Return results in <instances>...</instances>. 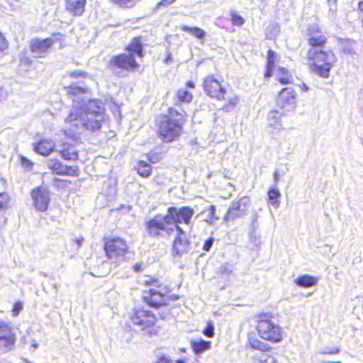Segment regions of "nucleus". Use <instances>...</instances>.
Returning <instances> with one entry per match:
<instances>
[{"mask_svg": "<svg viewBox=\"0 0 363 363\" xmlns=\"http://www.w3.org/2000/svg\"><path fill=\"white\" fill-rule=\"evenodd\" d=\"M278 70L279 72L278 81L282 84H290L292 81V76L289 71L284 67H279Z\"/></svg>", "mask_w": 363, "mask_h": 363, "instance_id": "2f4dec72", "label": "nucleus"}, {"mask_svg": "<svg viewBox=\"0 0 363 363\" xmlns=\"http://www.w3.org/2000/svg\"><path fill=\"white\" fill-rule=\"evenodd\" d=\"M250 203L251 201L248 196H242L238 200L233 201L224 217V221L228 222V220H234L243 217L247 214Z\"/></svg>", "mask_w": 363, "mask_h": 363, "instance_id": "9d476101", "label": "nucleus"}, {"mask_svg": "<svg viewBox=\"0 0 363 363\" xmlns=\"http://www.w3.org/2000/svg\"><path fill=\"white\" fill-rule=\"evenodd\" d=\"M277 55L272 50H269L267 52V71L264 74V77L268 78L272 74V71L274 68L275 62H277Z\"/></svg>", "mask_w": 363, "mask_h": 363, "instance_id": "393cba45", "label": "nucleus"}, {"mask_svg": "<svg viewBox=\"0 0 363 363\" xmlns=\"http://www.w3.org/2000/svg\"><path fill=\"white\" fill-rule=\"evenodd\" d=\"M358 8L361 11L363 12V0L359 1Z\"/></svg>", "mask_w": 363, "mask_h": 363, "instance_id": "5fc2aeb1", "label": "nucleus"}, {"mask_svg": "<svg viewBox=\"0 0 363 363\" xmlns=\"http://www.w3.org/2000/svg\"><path fill=\"white\" fill-rule=\"evenodd\" d=\"M23 306L22 303L20 302H17L14 304L12 312L13 316H17L19 313V312L22 310Z\"/></svg>", "mask_w": 363, "mask_h": 363, "instance_id": "37998d69", "label": "nucleus"}, {"mask_svg": "<svg viewBox=\"0 0 363 363\" xmlns=\"http://www.w3.org/2000/svg\"><path fill=\"white\" fill-rule=\"evenodd\" d=\"M150 160L151 162H153V163L155 162V161L152 160V159H150Z\"/></svg>", "mask_w": 363, "mask_h": 363, "instance_id": "680f3d73", "label": "nucleus"}, {"mask_svg": "<svg viewBox=\"0 0 363 363\" xmlns=\"http://www.w3.org/2000/svg\"><path fill=\"white\" fill-rule=\"evenodd\" d=\"M77 171L78 169L76 167H68L66 165V169L63 174L74 176Z\"/></svg>", "mask_w": 363, "mask_h": 363, "instance_id": "79ce46f5", "label": "nucleus"}, {"mask_svg": "<svg viewBox=\"0 0 363 363\" xmlns=\"http://www.w3.org/2000/svg\"><path fill=\"white\" fill-rule=\"evenodd\" d=\"M162 117H169L173 119H179V122L182 124V114L179 113L176 109L174 108H170L169 109V114L168 115H164Z\"/></svg>", "mask_w": 363, "mask_h": 363, "instance_id": "e433bc0d", "label": "nucleus"}, {"mask_svg": "<svg viewBox=\"0 0 363 363\" xmlns=\"http://www.w3.org/2000/svg\"><path fill=\"white\" fill-rule=\"evenodd\" d=\"M274 180L275 183H277L279 181V173L278 172H275L274 174Z\"/></svg>", "mask_w": 363, "mask_h": 363, "instance_id": "864d4df0", "label": "nucleus"}, {"mask_svg": "<svg viewBox=\"0 0 363 363\" xmlns=\"http://www.w3.org/2000/svg\"><path fill=\"white\" fill-rule=\"evenodd\" d=\"M328 1L330 5V11H332L333 13H334L335 11V5L337 0H328Z\"/></svg>", "mask_w": 363, "mask_h": 363, "instance_id": "de8ad7c7", "label": "nucleus"}, {"mask_svg": "<svg viewBox=\"0 0 363 363\" xmlns=\"http://www.w3.org/2000/svg\"><path fill=\"white\" fill-rule=\"evenodd\" d=\"M127 50L128 55L121 54L111 58L109 62V67L113 71L116 69L130 70L138 67L134 55H137L138 57H143V48L140 40L134 38L127 48Z\"/></svg>", "mask_w": 363, "mask_h": 363, "instance_id": "7ed1b4c3", "label": "nucleus"}, {"mask_svg": "<svg viewBox=\"0 0 363 363\" xmlns=\"http://www.w3.org/2000/svg\"><path fill=\"white\" fill-rule=\"evenodd\" d=\"M181 29L183 31L187 32L191 34L195 38L203 40L206 36V32L203 29L199 27H189L186 26H183L181 27Z\"/></svg>", "mask_w": 363, "mask_h": 363, "instance_id": "bb28decb", "label": "nucleus"}, {"mask_svg": "<svg viewBox=\"0 0 363 363\" xmlns=\"http://www.w3.org/2000/svg\"><path fill=\"white\" fill-rule=\"evenodd\" d=\"M211 342L210 341H206L202 339L196 341H191V346L193 351L196 354H201L204 351L208 350L211 347Z\"/></svg>", "mask_w": 363, "mask_h": 363, "instance_id": "b1692460", "label": "nucleus"}, {"mask_svg": "<svg viewBox=\"0 0 363 363\" xmlns=\"http://www.w3.org/2000/svg\"><path fill=\"white\" fill-rule=\"evenodd\" d=\"M362 28H363V19H362Z\"/></svg>", "mask_w": 363, "mask_h": 363, "instance_id": "69168bd1", "label": "nucleus"}, {"mask_svg": "<svg viewBox=\"0 0 363 363\" xmlns=\"http://www.w3.org/2000/svg\"><path fill=\"white\" fill-rule=\"evenodd\" d=\"M59 152L65 160H77L78 159V153L76 148L69 143H63Z\"/></svg>", "mask_w": 363, "mask_h": 363, "instance_id": "412c9836", "label": "nucleus"}, {"mask_svg": "<svg viewBox=\"0 0 363 363\" xmlns=\"http://www.w3.org/2000/svg\"><path fill=\"white\" fill-rule=\"evenodd\" d=\"M175 0H162L160 4L161 5H169L172 4Z\"/></svg>", "mask_w": 363, "mask_h": 363, "instance_id": "3c124183", "label": "nucleus"}, {"mask_svg": "<svg viewBox=\"0 0 363 363\" xmlns=\"http://www.w3.org/2000/svg\"><path fill=\"white\" fill-rule=\"evenodd\" d=\"M281 113L277 111H272L268 113L269 124L276 129H279L281 126L280 123Z\"/></svg>", "mask_w": 363, "mask_h": 363, "instance_id": "cd10ccee", "label": "nucleus"}, {"mask_svg": "<svg viewBox=\"0 0 363 363\" xmlns=\"http://www.w3.org/2000/svg\"><path fill=\"white\" fill-rule=\"evenodd\" d=\"M31 198L33 205L38 211H45L50 201V193L43 186L34 189L31 191Z\"/></svg>", "mask_w": 363, "mask_h": 363, "instance_id": "f8f14e48", "label": "nucleus"}, {"mask_svg": "<svg viewBox=\"0 0 363 363\" xmlns=\"http://www.w3.org/2000/svg\"><path fill=\"white\" fill-rule=\"evenodd\" d=\"M130 320L133 324L138 325L140 330H145L155 325L156 317L150 311L136 308L132 312Z\"/></svg>", "mask_w": 363, "mask_h": 363, "instance_id": "9b49d317", "label": "nucleus"}, {"mask_svg": "<svg viewBox=\"0 0 363 363\" xmlns=\"http://www.w3.org/2000/svg\"><path fill=\"white\" fill-rule=\"evenodd\" d=\"M83 239H77L76 242L77 243L78 246H80L81 242H82Z\"/></svg>", "mask_w": 363, "mask_h": 363, "instance_id": "13d9d810", "label": "nucleus"}, {"mask_svg": "<svg viewBox=\"0 0 363 363\" xmlns=\"http://www.w3.org/2000/svg\"><path fill=\"white\" fill-rule=\"evenodd\" d=\"M281 194L276 189H271L268 191V197L271 202V204L274 207L277 208L279 206L278 199L280 197Z\"/></svg>", "mask_w": 363, "mask_h": 363, "instance_id": "72a5a7b5", "label": "nucleus"}, {"mask_svg": "<svg viewBox=\"0 0 363 363\" xmlns=\"http://www.w3.org/2000/svg\"><path fill=\"white\" fill-rule=\"evenodd\" d=\"M182 124L179 119L169 117H161L158 133L163 142L170 143L176 140L182 133Z\"/></svg>", "mask_w": 363, "mask_h": 363, "instance_id": "423d86ee", "label": "nucleus"}, {"mask_svg": "<svg viewBox=\"0 0 363 363\" xmlns=\"http://www.w3.org/2000/svg\"><path fill=\"white\" fill-rule=\"evenodd\" d=\"M55 147V143L51 140H43L34 145L35 152L46 156L51 153Z\"/></svg>", "mask_w": 363, "mask_h": 363, "instance_id": "6ab92c4d", "label": "nucleus"}, {"mask_svg": "<svg viewBox=\"0 0 363 363\" xmlns=\"http://www.w3.org/2000/svg\"><path fill=\"white\" fill-rule=\"evenodd\" d=\"M107 257L114 263L124 260L128 252L126 241L120 238H114L107 241L104 246Z\"/></svg>", "mask_w": 363, "mask_h": 363, "instance_id": "0eeeda50", "label": "nucleus"}, {"mask_svg": "<svg viewBox=\"0 0 363 363\" xmlns=\"http://www.w3.org/2000/svg\"><path fill=\"white\" fill-rule=\"evenodd\" d=\"M219 270L223 275L229 276L233 272V266L231 264L225 263L220 266Z\"/></svg>", "mask_w": 363, "mask_h": 363, "instance_id": "58836bf2", "label": "nucleus"}, {"mask_svg": "<svg viewBox=\"0 0 363 363\" xmlns=\"http://www.w3.org/2000/svg\"><path fill=\"white\" fill-rule=\"evenodd\" d=\"M249 344L251 347L262 352L269 351L271 348L270 346H269L267 344L260 341L257 338H250Z\"/></svg>", "mask_w": 363, "mask_h": 363, "instance_id": "7c9ffc66", "label": "nucleus"}, {"mask_svg": "<svg viewBox=\"0 0 363 363\" xmlns=\"http://www.w3.org/2000/svg\"><path fill=\"white\" fill-rule=\"evenodd\" d=\"M21 160V164L23 166L30 167L32 165L31 162L24 157H22Z\"/></svg>", "mask_w": 363, "mask_h": 363, "instance_id": "09e8293b", "label": "nucleus"}, {"mask_svg": "<svg viewBox=\"0 0 363 363\" xmlns=\"http://www.w3.org/2000/svg\"><path fill=\"white\" fill-rule=\"evenodd\" d=\"M48 167L56 174H63L66 169V165L56 160H50L48 162Z\"/></svg>", "mask_w": 363, "mask_h": 363, "instance_id": "a878e982", "label": "nucleus"}, {"mask_svg": "<svg viewBox=\"0 0 363 363\" xmlns=\"http://www.w3.org/2000/svg\"><path fill=\"white\" fill-rule=\"evenodd\" d=\"M10 198L7 193H0V228L6 224L5 212L9 207Z\"/></svg>", "mask_w": 363, "mask_h": 363, "instance_id": "4be33fe9", "label": "nucleus"}, {"mask_svg": "<svg viewBox=\"0 0 363 363\" xmlns=\"http://www.w3.org/2000/svg\"><path fill=\"white\" fill-rule=\"evenodd\" d=\"M303 89H305L306 90H307V89H308V88L306 86V85H304Z\"/></svg>", "mask_w": 363, "mask_h": 363, "instance_id": "e2e57ef3", "label": "nucleus"}, {"mask_svg": "<svg viewBox=\"0 0 363 363\" xmlns=\"http://www.w3.org/2000/svg\"><path fill=\"white\" fill-rule=\"evenodd\" d=\"M137 169L138 174L143 177H149L151 174L152 172L151 166L144 161L138 162L137 165Z\"/></svg>", "mask_w": 363, "mask_h": 363, "instance_id": "c756f323", "label": "nucleus"}, {"mask_svg": "<svg viewBox=\"0 0 363 363\" xmlns=\"http://www.w3.org/2000/svg\"><path fill=\"white\" fill-rule=\"evenodd\" d=\"M294 282L299 286L308 288L316 285L318 278L306 274L296 278Z\"/></svg>", "mask_w": 363, "mask_h": 363, "instance_id": "5701e85b", "label": "nucleus"}, {"mask_svg": "<svg viewBox=\"0 0 363 363\" xmlns=\"http://www.w3.org/2000/svg\"><path fill=\"white\" fill-rule=\"evenodd\" d=\"M86 89L71 85L68 87L67 95L72 100L73 108L65 118L69 130L64 131L65 135L74 140L86 130L96 131L105 121L103 104L96 100H88L84 94Z\"/></svg>", "mask_w": 363, "mask_h": 363, "instance_id": "f257e3e1", "label": "nucleus"}, {"mask_svg": "<svg viewBox=\"0 0 363 363\" xmlns=\"http://www.w3.org/2000/svg\"><path fill=\"white\" fill-rule=\"evenodd\" d=\"M303 89H305L306 90H307V89H308V88L306 86V85H304Z\"/></svg>", "mask_w": 363, "mask_h": 363, "instance_id": "0e129e2a", "label": "nucleus"}, {"mask_svg": "<svg viewBox=\"0 0 363 363\" xmlns=\"http://www.w3.org/2000/svg\"><path fill=\"white\" fill-rule=\"evenodd\" d=\"M312 71L324 78L329 77L331 68L336 62L337 57L333 51L323 48H311L307 53Z\"/></svg>", "mask_w": 363, "mask_h": 363, "instance_id": "f03ea898", "label": "nucleus"}, {"mask_svg": "<svg viewBox=\"0 0 363 363\" xmlns=\"http://www.w3.org/2000/svg\"><path fill=\"white\" fill-rule=\"evenodd\" d=\"M203 334L208 337H212L214 335V325L212 322H208L206 327L203 330Z\"/></svg>", "mask_w": 363, "mask_h": 363, "instance_id": "a19ab883", "label": "nucleus"}, {"mask_svg": "<svg viewBox=\"0 0 363 363\" xmlns=\"http://www.w3.org/2000/svg\"><path fill=\"white\" fill-rule=\"evenodd\" d=\"M323 363H340V362H323Z\"/></svg>", "mask_w": 363, "mask_h": 363, "instance_id": "052dcab7", "label": "nucleus"}, {"mask_svg": "<svg viewBox=\"0 0 363 363\" xmlns=\"http://www.w3.org/2000/svg\"><path fill=\"white\" fill-rule=\"evenodd\" d=\"M82 74V72L79 71H75L70 73V76L72 77H79Z\"/></svg>", "mask_w": 363, "mask_h": 363, "instance_id": "603ef678", "label": "nucleus"}, {"mask_svg": "<svg viewBox=\"0 0 363 363\" xmlns=\"http://www.w3.org/2000/svg\"><path fill=\"white\" fill-rule=\"evenodd\" d=\"M230 16L231 21L233 25L242 26L244 24L245 19L241 16L235 13V12H232Z\"/></svg>", "mask_w": 363, "mask_h": 363, "instance_id": "4c0bfd02", "label": "nucleus"}, {"mask_svg": "<svg viewBox=\"0 0 363 363\" xmlns=\"http://www.w3.org/2000/svg\"><path fill=\"white\" fill-rule=\"evenodd\" d=\"M186 85H187L188 87H190V88H194V82H190V81L187 82Z\"/></svg>", "mask_w": 363, "mask_h": 363, "instance_id": "4d7b16f0", "label": "nucleus"}, {"mask_svg": "<svg viewBox=\"0 0 363 363\" xmlns=\"http://www.w3.org/2000/svg\"><path fill=\"white\" fill-rule=\"evenodd\" d=\"M237 103H238L237 99H234L230 101V104L228 106H226V109L228 110L230 106L232 108H234V106L237 104Z\"/></svg>", "mask_w": 363, "mask_h": 363, "instance_id": "8fccbe9b", "label": "nucleus"}, {"mask_svg": "<svg viewBox=\"0 0 363 363\" xmlns=\"http://www.w3.org/2000/svg\"><path fill=\"white\" fill-rule=\"evenodd\" d=\"M86 4V0H67L66 8L75 16H81Z\"/></svg>", "mask_w": 363, "mask_h": 363, "instance_id": "aec40b11", "label": "nucleus"}, {"mask_svg": "<svg viewBox=\"0 0 363 363\" xmlns=\"http://www.w3.org/2000/svg\"><path fill=\"white\" fill-rule=\"evenodd\" d=\"M327 41L326 36L318 25H312L308 29V42L311 48H323Z\"/></svg>", "mask_w": 363, "mask_h": 363, "instance_id": "f3484780", "label": "nucleus"}, {"mask_svg": "<svg viewBox=\"0 0 363 363\" xmlns=\"http://www.w3.org/2000/svg\"><path fill=\"white\" fill-rule=\"evenodd\" d=\"M16 342V334L0 336V352L7 353L14 349Z\"/></svg>", "mask_w": 363, "mask_h": 363, "instance_id": "a211bd4d", "label": "nucleus"}, {"mask_svg": "<svg viewBox=\"0 0 363 363\" xmlns=\"http://www.w3.org/2000/svg\"><path fill=\"white\" fill-rule=\"evenodd\" d=\"M201 213H207L205 220L210 224L219 219V217L216 216V207L213 205H211L208 210H205Z\"/></svg>", "mask_w": 363, "mask_h": 363, "instance_id": "473e14b6", "label": "nucleus"}, {"mask_svg": "<svg viewBox=\"0 0 363 363\" xmlns=\"http://www.w3.org/2000/svg\"><path fill=\"white\" fill-rule=\"evenodd\" d=\"M143 299L150 306L158 307L162 305H167L169 296H167L162 290L150 289L147 292L145 293Z\"/></svg>", "mask_w": 363, "mask_h": 363, "instance_id": "2eb2a0df", "label": "nucleus"}, {"mask_svg": "<svg viewBox=\"0 0 363 363\" xmlns=\"http://www.w3.org/2000/svg\"><path fill=\"white\" fill-rule=\"evenodd\" d=\"M7 41L4 36L2 35V33H0V51H4L5 49L7 48Z\"/></svg>", "mask_w": 363, "mask_h": 363, "instance_id": "c03bdc74", "label": "nucleus"}, {"mask_svg": "<svg viewBox=\"0 0 363 363\" xmlns=\"http://www.w3.org/2000/svg\"><path fill=\"white\" fill-rule=\"evenodd\" d=\"M206 93L211 98L221 100L224 97L225 90L213 76L207 77L203 82Z\"/></svg>", "mask_w": 363, "mask_h": 363, "instance_id": "4468645a", "label": "nucleus"}, {"mask_svg": "<svg viewBox=\"0 0 363 363\" xmlns=\"http://www.w3.org/2000/svg\"><path fill=\"white\" fill-rule=\"evenodd\" d=\"M150 236L153 238L169 237L175 231L168 212L165 216H157L146 223Z\"/></svg>", "mask_w": 363, "mask_h": 363, "instance_id": "20e7f679", "label": "nucleus"}, {"mask_svg": "<svg viewBox=\"0 0 363 363\" xmlns=\"http://www.w3.org/2000/svg\"><path fill=\"white\" fill-rule=\"evenodd\" d=\"M111 1L123 8L132 7L135 3V0H111Z\"/></svg>", "mask_w": 363, "mask_h": 363, "instance_id": "ea45409f", "label": "nucleus"}, {"mask_svg": "<svg viewBox=\"0 0 363 363\" xmlns=\"http://www.w3.org/2000/svg\"><path fill=\"white\" fill-rule=\"evenodd\" d=\"M9 334H15L12 330L10 323L0 321V336H6Z\"/></svg>", "mask_w": 363, "mask_h": 363, "instance_id": "f704fd0d", "label": "nucleus"}, {"mask_svg": "<svg viewBox=\"0 0 363 363\" xmlns=\"http://www.w3.org/2000/svg\"><path fill=\"white\" fill-rule=\"evenodd\" d=\"M257 330L259 337L267 341L274 343L279 342L282 340V330L280 325L274 320L268 318L267 315L259 317Z\"/></svg>", "mask_w": 363, "mask_h": 363, "instance_id": "39448f33", "label": "nucleus"}, {"mask_svg": "<svg viewBox=\"0 0 363 363\" xmlns=\"http://www.w3.org/2000/svg\"><path fill=\"white\" fill-rule=\"evenodd\" d=\"M213 238H209L208 239L206 242H205V244L203 247V249L205 250V251H209L210 249L211 248L212 245H213Z\"/></svg>", "mask_w": 363, "mask_h": 363, "instance_id": "49530a36", "label": "nucleus"}, {"mask_svg": "<svg viewBox=\"0 0 363 363\" xmlns=\"http://www.w3.org/2000/svg\"><path fill=\"white\" fill-rule=\"evenodd\" d=\"M63 35L60 33L52 35L50 38L45 39H33L30 42L31 52L38 57H43L44 55L50 52L52 45L57 42L62 41Z\"/></svg>", "mask_w": 363, "mask_h": 363, "instance_id": "6e6552de", "label": "nucleus"}, {"mask_svg": "<svg viewBox=\"0 0 363 363\" xmlns=\"http://www.w3.org/2000/svg\"><path fill=\"white\" fill-rule=\"evenodd\" d=\"M177 98L182 102H190L192 99V95L184 89H179L177 93Z\"/></svg>", "mask_w": 363, "mask_h": 363, "instance_id": "c9c22d12", "label": "nucleus"}, {"mask_svg": "<svg viewBox=\"0 0 363 363\" xmlns=\"http://www.w3.org/2000/svg\"><path fill=\"white\" fill-rule=\"evenodd\" d=\"M340 352V349L337 347L335 348H325V350H322L320 352L321 354H337Z\"/></svg>", "mask_w": 363, "mask_h": 363, "instance_id": "a18cd8bd", "label": "nucleus"}, {"mask_svg": "<svg viewBox=\"0 0 363 363\" xmlns=\"http://www.w3.org/2000/svg\"><path fill=\"white\" fill-rule=\"evenodd\" d=\"M177 363H185V362L183 360L179 359L177 361Z\"/></svg>", "mask_w": 363, "mask_h": 363, "instance_id": "bf43d9fd", "label": "nucleus"}, {"mask_svg": "<svg viewBox=\"0 0 363 363\" xmlns=\"http://www.w3.org/2000/svg\"><path fill=\"white\" fill-rule=\"evenodd\" d=\"M252 359L255 363H278L274 357L263 352L255 354Z\"/></svg>", "mask_w": 363, "mask_h": 363, "instance_id": "c85d7f7f", "label": "nucleus"}, {"mask_svg": "<svg viewBox=\"0 0 363 363\" xmlns=\"http://www.w3.org/2000/svg\"><path fill=\"white\" fill-rule=\"evenodd\" d=\"M167 212L172 220L174 230L180 227L179 224L184 223L187 225L191 224V218L194 214V210L190 206H182L180 208L169 207Z\"/></svg>", "mask_w": 363, "mask_h": 363, "instance_id": "1a4fd4ad", "label": "nucleus"}, {"mask_svg": "<svg viewBox=\"0 0 363 363\" xmlns=\"http://www.w3.org/2000/svg\"><path fill=\"white\" fill-rule=\"evenodd\" d=\"M31 346L34 348H37L38 347V344L35 340H32Z\"/></svg>", "mask_w": 363, "mask_h": 363, "instance_id": "6e6d98bb", "label": "nucleus"}, {"mask_svg": "<svg viewBox=\"0 0 363 363\" xmlns=\"http://www.w3.org/2000/svg\"><path fill=\"white\" fill-rule=\"evenodd\" d=\"M296 94L293 87L282 89L277 99V105L286 111L293 110L296 107Z\"/></svg>", "mask_w": 363, "mask_h": 363, "instance_id": "ddd939ff", "label": "nucleus"}, {"mask_svg": "<svg viewBox=\"0 0 363 363\" xmlns=\"http://www.w3.org/2000/svg\"><path fill=\"white\" fill-rule=\"evenodd\" d=\"M175 231L177 232V236L173 242L172 253L174 255L181 257L187 252L190 243L186 238V233L181 227H178Z\"/></svg>", "mask_w": 363, "mask_h": 363, "instance_id": "dca6fc26", "label": "nucleus"}]
</instances>
